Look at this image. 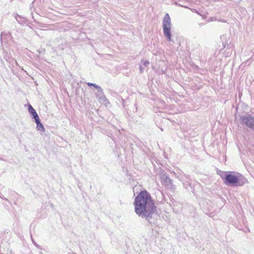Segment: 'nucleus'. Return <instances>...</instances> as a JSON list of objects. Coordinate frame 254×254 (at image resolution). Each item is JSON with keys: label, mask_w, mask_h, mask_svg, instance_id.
Wrapping results in <instances>:
<instances>
[{"label": "nucleus", "mask_w": 254, "mask_h": 254, "mask_svg": "<svg viewBox=\"0 0 254 254\" xmlns=\"http://www.w3.org/2000/svg\"><path fill=\"white\" fill-rule=\"evenodd\" d=\"M135 213L142 218L152 223V219L156 210L153 200L146 190H142L135 197L134 201Z\"/></svg>", "instance_id": "f257e3e1"}, {"label": "nucleus", "mask_w": 254, "mask_h": 254, "mask_svg": "<svg viewBox=\"0 0 254 254\" xmlns=\"http://www.w3.org/2000/svg\"><path fill=\"white\" fill-rule=\"evenodd\" d=\"M171 18L166 13L163 20V31L164 36L169 41H172L171 35Z\"/></svg>", "instance_id": "f03ea898"}, {"label": "nucleus", "mask_w": 254, "mask_h": 254, "mask_svg": "<svg viewBox=\"0 0 254 254\" xmlns=\"http://www.w3.org/2000/svg\"><path fill=\"white\" fill-rule=\"evenodd\" d=\"M241 176L240 174L235 175L234 173H231L226 174L224 177L222 176V178L225 180L224 183L227 185L242 186V184L239 182Z\"/></svg>", "instance_id": "7ed1b4c3"}, {"label": "nucleus", "mask_w": 254, "mask_h": 254, "mask_svg": "<svg viewBox=\"0 0 254 254\" xmlns=\"http://www.w3.org/2000/svg\"><path fill=\"white\" fill-rule=\"evenodd\" d=\"M159 175L162 185L170 189L174 188L172 180L166 173L162 172L160 173Z\"/></svg>", "instance_id": "20e7f679"}, {"label": "nucleus", "mask_w": 254, "mask_h": 254, "mask_svg": "<svg viewBox=\"0 0 254 254\" xmlns=\"http://www.w3.org/2000/svg\"><path fill=\"white\" fill-rule=\"evenodd\" d=\"M240 120L243 125L254 130V117L250 115L243 116L241 117Z\"/></svg>", "instance_id": "39448f33"}, {"label": "nucleus", "mask_w": 254, "mask_h": 254, "mask_svg": "<svg viewBox=\"0 0 254 254\" xmlns=\"http://www.w3.org/2000/svg\"><path fill=\"white\" fill-rule=\"evenodd\" d=\"M28 112L33 116V118L38 116L35 110L30 105L28 106Z\"/></svg>", "instance_id": "423d86ee"}, {"label": "nucleus", "mask_w": 254, "mask_h": 254, "mask_svg": "<svg viewBox=\"0 0 254 254\" xmlns=\"http://www.w3.org/2000/svg\"><path fill=\"white\" fill-rule=\"evenodd\" d=\"M87 85L89 86H92L94 87L95 88H96L97 89L99 93H100L101 94L103 93V91H102V88L99 86L96 85V84L89 82V83H87Z\"/></svg>", "instance_id": "0eeeda50"}, {"label": "nucleus", "mask_w": 254, "mask_h": 254, "mask_svg": "<svg viewBox=\"0 0 254 254\" xmlns=\"http://www.w3.org/2000/svg\"><path fill=\"white\" fill-rule=\"evenodd\" d=\"M37 129L39 130H44V127L41 123H39L37 124Z\"/></svg>", "instance_id": "6e6552de"}, {"label": "nucleus", "mask_w": 254, "mask_h": 254, "mask_svg": "<svg viewBox=\"0 0 254 254\" xmlns=\"http://www.w3.org/2000/svg\"><path fill=\"white\" fill-rule=\"evenodd\" d=\"M141 63L145 66H148L149 64V62L148 61H141Z\"/></svg>", "instance_id": "1a4fd4ad"}, {"label": "nucleus", "mask_w": 254, "mask_h": 254, "mask_svg": "<svg viewBox=\"0 0 254 254\" xmlns=\"http://www.w3.org/2000/svg\"><path fill=\"white\" fill-rule=\"evenodd\" d=\"M34 119H35V121L36 124H38L39 123H40V120L38 116H37L36 117H34Z\"/></svg>", "instance_id": "9d476101"}, {"label": "nucleus", "mask_w": 254, "mask_h": 254, "mask_svg": "<svg viewBox=\"0 0 254 254\" xmlns=\"http://www.w3.org/2000/svg\"><path fill=\"white\" fill-rule=\"evenodd\" d=\"M139 70L140 73H142L143 71V68L141 66H140L139 67Z\"/></svg>", "instance_id": "9b49d317"}]
</instances>
